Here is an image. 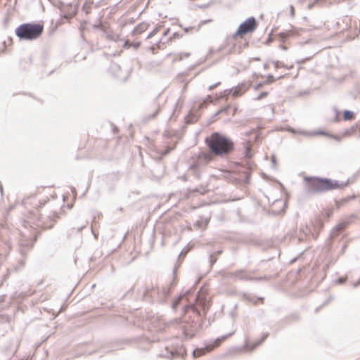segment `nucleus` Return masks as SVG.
<instances>
[{
    "instance_id": "c85d7f7f",
    "label": "nucleus",
    "mask_w": 360,
    "mask_h": 360,
    "mask_svg": "<svg viewBox=\"0 0 360 360\" xmlns=\"http://www.w3.org/2000/svg\"><path fill=\"white\" fill-rule=\"evenodd\" d=\"M268 78H269V79H271V81H274V77H273L271 75H268Z\"/></svg>"
},
{
    "instance_id": "423d86ee",
    "label": "nucleus",
    "mask_w": 360,
    "mask_h": 360,
    "mask_svg": "<svg viewBox=\"0 0 360 360\" xmlns=\"http://www.w3.org/2000/svg\"><path fill=\"white\" fill-rule=\"evenodd\" d=\"M247 89L248 87H246L245 84H241L235 88L230 90H226L225 91L227 92V94H231L233 97H237L243 94Z\"/></svg>"
},
{
    "instance_id": "72a5a7b5",
    "label": "nucleus",
    "mask_w": 360,
    "mask_h": 360,
    "mask_svg": "<svg viewBox=\"0 0 360 360\" xmlns=\"http://www.w3.org/2000/svg\"><path fill=\"white\" fill-rule=\"evenodd\" d=\"M252 132V131H248L245 133V135L249 136Z\"/></svg>"
},
{
    "instance_id": "a878e982",
    "label": "nucleus",
    "mask_w": 360,
    "mask_h": 360,
    "mask_svg": "<svg viewBox=\"0 0 360 360\" xmlns=\"http://www.w3.org/2000/svg\"><path fill=\"white\" fill-rule=\"evenodd\" d=\"M109 37L111 39L114 40V41H117V39L118 37L117 36H114V35H109Z\"/></svg>"
},
{
    "instance_id": "39448f33",
    "label": "nucleus",
    "mask_w": 360,
    "mask_h": 360,
    "mask_svg": "<svg viewBox=\"0 0 360 360\" xmlns=\"http://www.w3.org/2000/svg\"><path fill=\"white\" fill-rule=\"evenodd\" d=\"M233 333V332H232L229 334H227L226 335H223L221 338H217L212 345H206L205 347L194 349L193 351V357L194 358L199 357L202 355H204L206 353V352L212 351L215 347H217L221 341L225 340Z\"/></svg>"
},
{
    "instance_id": "2eb2a0df",
    "label": "nucleus",
    "mask_w": 360,
    "mask_h": 360,
    "mask_svg": "<svg viewBox=\"0 0 360 360\" xmlns=\"http://www.w3.org/2000/svg\"><path fill=\"white\" fill-rule=\"evenodd\" d=\"M267 94L268 93L266 91H263L260 93L257 98H255V100H261L263 98H264Z\"/></svg>"
},
{
    "instance_id": "e433bc0d",
    "label": "nucleus",
    "mask_w": 360,
    "mask_h": 360,
    "mask_svg": "<svg viewBox=\"0 0 360 360\" xmlns=\"http://www.w3.org/2000/svg\"><path fill=\"white\" fill-rule=\"evenodd\" d=\"M196 226H200V222L199 221H197V223L195 224Z\"/></svg>"
},
{
    "instance_id": "f704fd0d",
    "label": "nucleus",
    "mask_w": 360,
    "mask_h": 360,
    "mask_svg": "<svg viewBox=\"0 0 360 360\" xmlns=\"http://www.w3.org/2000/svg\"><path fill=\"white\" fill-rule=\"evenodd\" d=\"M169 29H168L167 30H166V31L165 32V33H164V35H165H165H167V33L169 32Z\"/></svg>"
},
{
    "instance_id": "c9c22d12",
    "label": "nucleus",
    "mask_w": 360,
    "mask_h": 360,
    "mask_svg": "<svg viewBox=\"0 0 360 360\" xmlns=\"http://www.w3.org/2000/svg\"><path fill=\"white\" fill-rule=\"evenodd\" d=\"M2 262V256H1V254L0 253V264Z\"/></svg>"
},
{
    "instance_id": "9d476101",
    "label": "nucleus",
    "mask_w": 360,
    "mask_h": 360,
    "mask_svg": "<svg viewBox=\"0 0 360 360\" xmlns=\"http://www.w3.org/2000/svg\"><path fill=\"white\" fill-rule=\"evenodd\" d=\"M147 27H148L147 24H146L144 22L140 23L139 25H138L136 27H135L134 28L131 33L133 35L140 34V33L144 32L147 29Z\"/></svg>"
},
{
    "instance_id": "393cba45",
    "label": "nucleus",
    "mask_w": 360,
    "mask_h": 360,
    "mask_svg": "<svg viewBox=\"0 0 360 360\" xmlns=\"http://www.w3.org/2000/svg\"><path fill=\"white\" fill-rule=\"evenodd\" d=\"M294 12H295L294 7L292 6H290V14L292 16H294Z\"/></svg>"
},
{
    "instance_id": "f257e3e1",
    "label": "nucleus",
    "mask_w": 360,
    "mask_h": 360,
    "mask_svg": "<svg viewBox=\"0 0 360 360\" xmlns=\"http://www.w3.org/2000/svg\"><path fill=\"white\" fill-rule=\"evenodd\" d=\"M307 182L306 191L309 193H323L336 188H343L348 185V182H339L327 178L305 177Z\"/></svg>"
},
{
    "instance_id": "4468645a",
    "label": "nucleus",
    "mask_w": 360,
    "mask_h": 360,
    "mask_svg": "<svg viewBox=\"0 0 360 360\" xmlns=\"http://www.w3.org/2000/svg\"><path fill=\"white\" fill-rule=\"evenodd\" d=\"M182 297H183L182 295L179 296L176 300H174L173 302V303H172V308L173 309H175L178 306V304H179L181 299L182 298Z\"/></svg>"
},
{
    "instance_id": "7ed1b4c3",
    "label": "nucleus",
    "mask_w": 360,
    "mask_h": 360,
    "mask_svg": "<svg viewBox=\"0 0 360 360\" xmlns=\"http://www.w3.org/2000/svg\"><path fill=\"white\" fill-rule=\"evenodd\" d=\"M44 26L39 23H23L15 29V34L21 40H34L43 32Z\"/></svg>"
},
{
    "instance_id": "6e6552de",
    "label": "nucleus",
    "mask_w": 360,
    "mask_h": 360,
    "mask_svg": "<svg viewBox=\"0 0 360 360\" xmlns=\"http://www.w3.org/2000/svg\"><path fill=\"white\" fill-rule=\"evenodd\" d=\"M109 71L111 74H112L115 77L118 78L120 80H124V77H122L120 74L121 71V67L117 63H111Z\"/></svg>"
},
{
    "instance_id": "dca6fc26",
    "label": "nucleus",
    "mask_w": 360,
    "mask_h": 360,
    "mask_svg": "<svg viewBox=\"0 0 360 360\" xmlns=\"http://www.w3.org/2000/svg\"><path fill=\"white\" fill-rule=\"evenodd\" d=\"M179 59L181 60L184 58L189 57L190 56V53H186V52H183V53H180L179 54Z\"/></svg>"
},
{
    "instance_id": "f3484780",
    "label": "nucleus",
    "mask_w": 360,
    "mask_h": 360,
    "mask_svg": "<svg viewBox=\"0 0 360 360\" xmlns=\"http://www.w3.org/2000/svg\"><path fill=\"white\" fill-rule=\"evenodd\" d=\"M158 31V28H155L148 35V37H146V39H148L150 38H151L152 37H153Z\"/></svg>"
},
{
    "instance_id": "473e14b6",
    "label": "nucleus",
    "mask_w": 360,
    "mask_h": 360,
    "mask_svg": "<svg viewBox=\"0 0 360 360\" xmlns=\"http://www.w3.org/2000/svg\"><path fill=\"white\" fill-rule=\"evenodd\" d=\"M184 30L186 32H188L189 30V27H184Z\"/></svg>"
},
{
    "instance_id": "f8f14e48",
    "label": "nucleus",
    "mask_w": 360,
    "mask_h": 360,
    "mask_svg": "<svg viewBox=\"0 0 360 360\" xmlns=\"http://www.w3.org/2000/svg\"><path fill=\"white\" fill-rule=\"evenodd\" d=\"M353 117V112L350 110H345L344 112V119L348 120Z\"/></svg>"
},
{
    "instance_id": "6ab92c4d",
    "label": "nucleus",
    "mask_w": 360,
    "mask_h": 360,
    "mask_svg": "<svg viewBox=\"0 0 360 360\" xmlns=\"http://www.w3.org/2000/svg\"><path fill=\"white\" fill-rule=\"evenodd\" d=\"M235 276L236 278H239L240 279L243 278V273L242 271L236 272L235 274Z\"/></svg>"
},
{
    "instance_id": "bb28decb",
    "label": "nucleus",
    "mask_w": 360,
    "mask_h": 360,
    "mask_svg": "<svg viewBox=\"0 0 360 360\" xmlns=\"http://www.w3.org/2000/svg\"><path fill=\"white\" fill-rule=\"evenodd\" d=\"M360 284V280L357 282V283H354L353 284V287L355 288L356 287L357 285H359Z\"/></svg>"
},
{
    "instance_id": "cd10ccee",
    "label": "nucleus",
    "mask_w": 360,
    "mask_h": 360,
    "mask_svg": "<svg viewBox=\"0 0 360 360\" xmlns=\"http://www.w3.org/2000/svg\"><path fill=\"white\" fill-rule=\"evenodd\" d=\"M0 192H1V195H3L4 190H3V186H0Z\"/></svg>"
},
{
    "instance_id": "20e7f679",
    "label": "nucleus",
    "mask_w": 360,
    "mask_h": 360,
    "mask_svg": "<svg viewBox=\"0 0 360 360\" xmlns=\"http://www.w3.org/2000/svg\"><path fill=\"white\" fill-rule=\"evenodd\" d=\"M256 27L257 22L255 18L253 16L249 17L239 25L238 30L234 34V37L252 32L256 29Z\"/></svg>"
},
{
    "instance_id": "f03ea898",
    "label": "nucleus",
    "mask_w": 360,
    "mask_h": 360,
    "mask_svg": "<svg viewBox=\"0 0 360 360\" xmlns=\"http://www.w3.org/2000/svg\"><path fill=\"white\" fill-rule=\"evenodd\" d=\"M205 142L210 151L217 155H226L233 149V141L219 133H213L205 139Z\"/></svg>"
},
{
    "instance_id": "2f4dec72",
    "label": "nucleus",
    "mask_w": 360,
    "mask_h": 360,
    "mask_svg": "<svg viewBox=\"0 0 360 360\" xmlns=\"http://www.w3.org/2000/svg\"><path fill=\"white\" fill-rule=\"evenodd\" d=\"M20 245L22 246H24L26 244L24 243V241L21 240L20 243Z\"/></svg>"
},
{
    "instance_id": "7c9ffc66",
    "label": "nucleus",
    "mask_w": 360,
    "mask_h": 360,
    "mask_svg": "<svg viewBox=\"0 0 360 360\" xmlns=\"http://www.w3.org/2000/svg\"><path fill=\"white\" fill-rule=\"evenodd\" d=\"M129 45V41H126L124 43V46H128Z\"/></svg>"
},
{
    "instance_id": "412c9836",
    "label": "nucleus",
    "mask_w": 360,
    "mask_h": 360,
    "mask_svg": "<svg viewBox=\"0 0 360 360\" xmlns=\"http://www.w3.org/2000/svg\"><path fill=\"white\" fill-rule=\"evenodd\" d=\"M220 84V82H217L216 84H214L208 87L209 91H212L214 88H215L217 86H218Z\"/></svg>"
},
{
    "instance_id": "a211bd4d",
    "label": "nucleus",
    "mask_w": 360,
    "mask_h": 360,
    "mask_svg": "<svg viewBox=\"0 0 360 360\" xmlns=\"http://www.w3.org/2000/svg\"><path fill=\"white\" fill-rule=\"evenodd\" d=\"M229 105H228L227 107L224 108H222V109H221V110H218L216 113H214V114L213 117H217V116L219 114H220L221 112H224V111H226L227 109H229Z\"/></svg>"
},
{
    "instance_id": "9b49d317",
    "label": "nucleus",
    "mask_w": 360,
    "mask_h": 360,
    "mask_svg": "<svg viewBox=\"0 0 360 360\" xmlns=\"http://www.w3.org/2000/svg\"><path fill=\"white\" fill-rule=\"evenodd\" d=\"M244 155H245V157L246 158H251L252 157V153H251V148L250 146L247 145L245 148V151H244Z\"/></svg>"
},
{
    "instance_id": "b1692460",
    "label": "nucleus",
    "mask_w": 360,
    "mask_h": 360,
    "mask_svg": "<svg viewBox=\"0 0 360 360\" xmlns=\"http://www.w3.org/2000/svg\"><path fill=\"white\" fill-rule=\"evenodd\" d=\"M345 278H340L338 280V283L341 284V283H343L345 281Z\"/></svg>"
},
{
    "instance_id": "aec40b11",
    "label": "nucleus",
    "mask_w": 360,
    "mask_h": 360,
    "mask_svg": "<svg viewBox=\"0 0 360 360\" xmlns=\"http://www.w3.org/2000/svg\"><path fill=\"white\" fill-rule=\"evenodd\" d=\"M274 67H275L276 68H280V67H281V66H283V65L281 64V63L280 61H275V62L274 63Z\"/></svg>"
},
{
    "instance_id": "c756f323",
    "label": "nucleus",
    "mask_w": 360,
    "mask_h": 360,
    "mask_svg": "<svg viewBox=\"0 0 360 360\" xmlns=\"http://www.w3.org/2000/svg\"><path fill=\"white\" fill-rule=\"evenodd\" d=\"M262 86V84H258L255 86V89H257L260 88Z\"/></svg>"
},
{
    "instance_id": "5701e85b",
    "label": "nucleus",
    "mask_w": 360,
    "mask_h": 360,
    "mask_svg": "<svg viewBox=\"0 0 360 360\" xmlns=\"http://www.w3.org/2000/svg\"><path fill=\"white\" fill-rule=\"evenodd\" d=\"M271 162H272V165H274V167H275L276 165V158L274 155L271 156Z\"/></svg>"
},
{
    "instance_id": "4be33fe9",
    "label": "nucleus",
    "mask_w": 360,
    "mask_h": 360,
    "mask_svg": "<svg viewBox=\"0 0 360 360\" xmlns=\"http://www.w3.org/2000/svg\"><path fill=\"white\" fill-rule=\"evenodd\" d=\"M140 45H141L140 42H136L132 44V46L134 47V49H136L140 46Z\"/></svg>"
},
{
    "instance_id": "ddd939ff",
    "label": "nucleus",
    "mask_w": 360,
    "mask_h": 360,
    "mask_svg": "<svg viewBox=\"0 0 360 360\" xmlns=\"http://www.w3.org/2000/svg\"><path fill=\"white\" fill-rule=\"evenodd\" d=\"M345 224H338L333 229L332 233L333 234L335 232H339L340 231L342 230L345 227Z\"/></svg>"
},
{
    "instance_id": "1a4fd4ad",
    "label": "nucleus",
    "mask_w": 360,
    "mask_h": 360,
    "mask_svg": "<svg viewBox=\"0 0 360 360\" xmlns=\"http://www.w3.org/2000/svg\"><path fill=\"white\" fill-rule=\"evenodd\" d=\"M287 131L291 132V133H293V134H302V135H304V136H309V135H315V134H325V133L322 131H318V132H313V133H307L304 131H297L291 127H289L287 129Z\"/></svg>"
},
{
    "instance_id": "0eeeda50",
    "label": "nucleus",
    "mask_w": 360,
    "mask_h": 360,
    "mask_svg": "<svg viewBox=\"0 0 360 360\" xmlns=\"http://www.w3.org/2000/svg\"><path fill=\"white\" fill-rule=\"evenodd\" d=\"M268 336V333H264L262 336V338L260 340L257 341V342L249 345L248 341L246 340L245 342V344L242 348H240V352H242L243 349H245L248 351H252L255 349L257 348V346H259Z\"/></svg>"
}]
</instances>
